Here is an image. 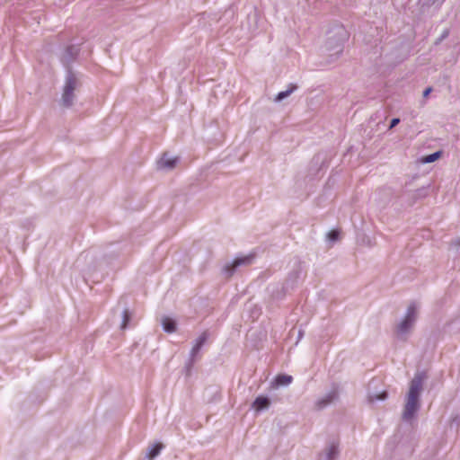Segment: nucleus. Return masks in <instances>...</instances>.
I'll use <instances>...</instances> for the list:
<instances>
[{
	"instance_id": "obj_1",
	"label": "nucleus",
	"mask_w": 460,
	"mask_h": 460,
	"mask_svg": "<svg viewBox=\"0 0 460 460\" xmlns=\"http://www.w3.org/2000/svg\"><path fill=\"white\" fill-rule=\"evenodd\" d=\"M77 85L76 78L70 75L67 76L66 84L64 87V93L62 95V101L65 106H69L72 103L74 98V91L75 90Z\"/></svg>"
},
{
	"instance_id": "obj_2",
	"label": "nucleus",
	"mask_w": 460,
	"mask_h": 460,
	"mask_svg": "<svg viewBox=\"0 0 460 460\" xmlns=\"http://www.w3.org/2000/svg\"><path fill=\"white\" fill-rule=\"evenodd\" d=\"M417 316V308L415 305H411L408 307L407 314L403 321L398 325V332H406L413 324Z\"/></svg>"
},
{
	"instance_id": "obj_3",
	"label": "nucleus",
	"mask_w": 460,
	"mask_h": 460,
	"mask_svg": "<svg viewBox=\"0 0 460 460\" xmlns=\"http://www.w3.org/2000/svg\"><path fill=\"white\" fill-rule=\"evenodd\" d=\"M419 408V398L409 396L407 397V402L405 404V409L403 411V418L405 420H410L413 417L414 413Z\"/></svg>"
},
{
	"instance_id": "obj_4",
	"label": "nucleus",
	"mask_w": 460,
	"mask_h": 460,
	"mask_svg": "<svg viewBox=\"0 0 460 460\" xmlns=\"http://www.w3.org/2000/svg\"><path fill=\"white\" fill-rule=\"evenodd\" d=\"M421 388H422V377L415 376L411 383L408 395L419 398V394H420Z\"/></svg>"
},
{
	"instance_id": "obj_5",
	"label": "nucleus",
	"mask_w": 460,
	"mask_h": 460,
	"mask_svg": "<svg viewBox=\"0 0 460 460\" xmlns=\"http://www.w3.org/2000/svg\"><path fill=\"white\" fill-rule=\"evenodd\" d=\"M178 163V157L170 158L166 155H164L159 161H158V168L160 169H172L175 167V165Z\"/></svg>"
},
{
	"instance_id": "obj_6",
	"label": "nucleus",
	"mask_w": 460,
	"mask_h": 460,
	"mask_svg": "<svg viewBox=\"0 0 460 460\" xmlns=\"http://www.w3.org/2000/svg\"><path fill=\"white\" fill-rule=\"evenodd\" d=\"M270 405V400L267 397L264 396H259L255 399L253 402V408L259 411L265 408H267Z\"/></svg>"
},
{
	"instance_id": "obj_7",
	"label": "nucleus",
	"mask_w": 460,
	"mask_h": 460,
	"mask_svg": "<svg viewBox=\"0 0 460 460\" xmlns=\"http://www.w3.org/2000/svg\"><path fill=\"white\" fill-rule=\"evenodd\" d=\"M250 261H251L250 257L237 258L233 261V263L231 265L226 266V270L227 271L232 272L236 267H238L242 264L250 263Z\"/></svg>"
},
{
	"instance_id": "obj_8",
	"label": "nucleus",
	"mask_w": 460,
	"mask_h": 460,
	"mask_svg": "<svg viewBox=\"0 0 460 460\" xmlns=\"http://www.w3.org/2000/svg\"><path fill=\"white\" fill-rule=\"evenodd\" d=\"M164 330L167 332H173L176 329L174 321L170 317H164L162 320Z\"/></svg>"
},
{
	"instance_id": "obj_9",
	"label": "nucleus",
	"mask_w": 460,
	"mask_h": 460,
	"mask_svg": "<svg viewBox=\"0 0 460 460\" xmlns=\"http://www.w3.org/2000/svg\"><path fill=\"white\" fill-rule=\"evenodd\" d=\"M336 396H337L336 392H332V393L329 394L328 395L325 396V398H323V400H321L317 402V408L322 409L323 407L326 406L327 404L332 402Z\"/></svg>"
},
{
	"instance_id": "obj_10",
	"label": "nucleus",
	"mask_w": 460,
	"mask_h": 460,
	"mask_svg": "<svg viewBox=\"0 0 460 460\" xmlns=\"http://www.w3.org/2000/svg\"><path fill=\"white\" fill-rule=\"evenodd\" d=\"M292 380L293 378L291 376L279 375L275 379V383L277 385H289L292 382Z\"/></svg>"
},
{
	"instance_id": "obj_11",
	"label": "nucleus",
	"mask_w": 460,
	"mask_h": 460,
	"mask_svg": "<svg viewBox=\"0 0 460 460\" xmlns=\"http://www.w3.org/2000/svg\"><path fill=\"white\" fill-rule=\"evenodd\" d=\"M441 155H442V152L441 151H438V152H435V153H433L431 155L423 156L420 161H421L422 164L433 163V162L437 161L438 158H440Z\"/></svg>"
},
{
	"instance_id": "obj_12",
	"label": "nucleus",
	"mask_w": 460,
	"mask_h": 460,
	"mask_svg": "<svg viewBox=\"0 0 460 460\" xmlns=\"http://www.w3.org/2000/svg\"><path fill=\"white\" fill-rule=\"evenodd\" d=\"M164 446L162 443H156L155 444L148 452V457L150 459L155 458L156 456L159 455L160 451L163 449Z\"/></svg>"
},
{
	"instance_id": "obj_13",
	"label": "nucleus",
	"mask_w": 460,
	"mask_h": 460,
	"mask_svg": "<svg viewBox=\"0 0 460 460\" xmlns=\"http://www.w3.org/2000/svg\"><path fill=\"white\" fill-rule=\"evenodd\" d=\"M296 85H291L288 90L279 93L276 97V101H281L284 98L288 97L289 94H291L296 90Z\"/></svg>"
},
{
	"instance_id": "obj_14",
	"label": "nucleus",
	"mask_w": 460,
	"mask_h": 460,
	"mask_svg": "<svg viewBox=\"0 0 460 460\" xmlns=\"http://www.w3.org/2000/svg\"><path fill=\"white\" fill-rule=\"evenodd\" d=\"M340 232L338 230H332L328 233V239L330 241H336L339 239Z\"/></svg>"
},
{
	"instance_id": "obj_15",
	"label": "nucleus",
	"mask_w": 460,
	"mask_h": 460,
	"mask_svg": "<svg viewBox=\"0 0 460 460\" xmlns=\"http://www.w3.org/2000/svg\"><path fill=\"white\" fill-rule=\"evenodd\" d=\"M129 314L128 312V310H125L123 312V321H122V324H121V328L122 329H125L127 327V324L129 322Z\"/></svg>"
},
{
	"instance_id": "obj_16",
	"label": "nucleus",
	"mask_w": 460,
	"mask_h": 460,
	"mask_svg": "<svg viewBox=\"0 0 460 460\" xmlns=\"http://www.w3.org/2000/svg\"><path fill=\"white\" fill-rule=\"evenodd\" d=\"M207 338H208V335H207V332H203L198 339H197V342L198 343H200L201 345H203L205 343V341H207Z\"/></svg>"
},
{
	"instance_id": "obj_17",
	"label": "nucleus",
	"mask_w": 460,
	"mask_h": 460,
	"mask_svg": "<svg viewBox=\"0 0 460 460\" xmlns=\"http://www.w3.org/2000/svg\"><path fill=\"white\" fill-rule=\"evenodd\" d=\"M201 347H202V345L196 341L195 345L192 348V353L193 354L197 353L200 349Z\"/></svg>"
},
{
	"instance_id": "obj_18",
	"label": "nucleus",
	"mask_w": 460,
	"mask_h": 460,
	"mask_svg": "<svg viewBox=\"0 0 460 460\" xmlns=\"http://www.w3.org/2000/svg\"><path fill=\"white\" fill-rule=\"evenodd\" d=\"M399 121H400L399 119H393L392 121H391L390 128L395 127L399 123Z\"/></svg>"
},
{
	"instance_id": "obj_19",
	"label": "nucleus",
	"mask_w": 460,
	"mask_h": 460,
	"mask_svg": "<svg viewBox=\"0 0 460 460\" xmlns=\"http://www.w3.org/2000/svg\"><path fill=\"white\" fill-rule=\"evenodd\" d=\"M431 91H432V88H431V87H428V88L424 91V93H423V96H424L425 98H426V97H428V96L429 95V93H431Z\"/></svg>"
},
{
	"instance_id": "obj_20",
	"label": "nucleus",
	"mask_w": 460,
	"mask_h": 460,
	"mask_svg": "<svg viewBox=\"0 0 460 460\" xmlns=\"http://www.w3.org/2000/svg\"><path fill=\"white\" fill-rule=\"evenodd\" d=\"M386 397V393L384 392L383 394H381L380 395L376 396V399L378 400H383Z\"/></svg>"
}]
</instances>
